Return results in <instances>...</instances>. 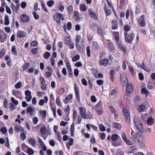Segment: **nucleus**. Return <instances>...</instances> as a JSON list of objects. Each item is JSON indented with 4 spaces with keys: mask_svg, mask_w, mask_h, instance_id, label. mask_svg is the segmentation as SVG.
I'll list each match as a JSON object with an SVG mask.
<instances>
[{
    "mask_svg": "<svg viewBox=\"0 0 155 155\" xmlns=\"http://www.w3.org/2000/svg\"><path fill=\"white\" fill-rule=\"evenodd\" d=\"M88 12L90 17L96 20H97L98 18L96 13L94 12L91 9L89 8L88 9Z\"/></svg>",
    "mask_w": 155,
    "mask_h": 155,
    "instance_id": "obj_9",
    "label": "nucleus"
},
{
    "mask_svg": "<svg viewBox=\"0 0 155 155\" xmlns=\"http://www.w3.org/2000/svg\"><path fill=\"white\" fill-rule=\"evenodd\" d=\"M22 147H25V148H28L27 150L28 153L29 155H33L34 153V150L31 148L28 147V146L25 145V144L22 145Z\"/></svg>",
    "mask_w": 155,
    "mask_h": 155,
    "instance_id": "obj_13",
    "label": "nucleus"
},
{
    "mask_svg": "<svg viewBox=\"0 0 155 155\" xmlns=\"http://www.w3.org/2000/svg\"><path fill=\"white\" fill-rule=\"evenodd\" d=\"M50 106L53 112H56V107L54 106V103H53V107H52V103H50Z\"/></svg>",
    "mask_w": 155,
    "mask_h": 155,
    "instance_id": "obj_53",
    "label": "nucleus"
},
{
    "mask_svg": "<svg viewBox=\"0 0 155 155\" xmlns=\"http://www.w3.org/2000/svg\"><path fill=\"white\" fill-rule=\"evenodd\" d=\"M72 28V24L71 22L69 21L67 23V29L68 30H70Z\"/></svg>",
    "mask_w": 155,
    "mask_h": 155,
    "instance_id": "obj_39",
    "label": "nucleus"
},
{
    "mask_svg": "<svg viewBox=\"0 0 155 155\" xmlns=\"http://www.w3.org/2000/svg\"><path fill=\"white\" fill-rule=\"evenodd\" d=\"M99 127L100 130L101 131H104L106 130L105 127L102 124H100Z\"/></svg>",
    "mask_w": 155,
    "mask_h": 155,
    "instance_id": "obj_40",
    "label": "nucleus"
},
{
    "mask_svg": "<svg viewBox=\"0 0 155 155\" xmlns=\"http://www.w3.org/2000/svg\"><path fill=\"white\" fill-rule=\"evenodd\" d=\"M79 71L78 69L77 68L75 69L74 70V75L77 77L78 75Z\"/></svg>",
    "mask_w": 155,
    "mask_h": 155,
    "instance_id": "obj_63",
    "label": "nucleus"
},
{
    "mask_svg": "<svg viewBox=\"0 0 155 155\" xmlns=\"http://www.w3.org/2000/svg\"><path fill=\"white\" fill-rule=\"evenodd\" d=\"M130 26L128 25H126L124 26V30L126 32H128L130 29Z\"/></svg>",
    "mask_w": 155,
    "mask_h": 155,
    "instance_id": "obj_35",
    "label": "nucleus"
},
{
    "mask_svg": "<svg viewBox=\"0 0 155 155\" xmlns=\"http://www.w3.org/2000/svg\"><path fill=\"white\" fill-rule=\"evenodd\" d=\"M113 127L117 129H120L121 128V126L120 124H119L113 122L112 124Z\"/></svg>",
    "mask_w": 155,
    "mask_h": 155,
    "instance_id": "obj_22",
    "label": "nucleus"
},
{
    "mask_svg": "<svg viewBox=\"0 0 155 155\" xmlns=\"http://www.w3.org/2000/svg\"><path fill=\"white\" fill-rule=\"evenodd\" d=\"M41 4L42 6V8L44 10L45 12H48V10L46 8V7L44 4V3L42 1L41 2Z\"/></svg>",
    "mask_w": 155,
    "mask_h": 155,
    "instance_id": "obj_52",
    "label": "nucleus"
},
{
    "mask_svg": "<svg viewBox=\"0 0 155 155\" xmlns=\"http://www.w3.org/2000/svg\"><path fill=\"white\" fill-rule=\"evenodd\" d=\"M118 137L120 139V137L118 136L117 134H114L112 135L111 139L113 141H115L118 139Z\"/></svg>",
    "mask_w": 155,
    "mask_h": 155,
    "instance_id": "obj_24",
    "label": "nucleus"
},
{
    "mask_svg": "<svg viewBox=\"0 0 155 155\" xmlns=\"http://www.w3.org/2000/svg\"><path fill=\"white\" fill-rule=\"evenodd\" d=\"M80 57L79 55H76L72 58V61L73 62H76L79 59Z\"/></svg>",
    "mask_w": 155,
    "mask_h": 155,
    "instance_id": "obj_34",
    "label": "nucleus"
},
{
    "mask_svg": "<svg viewBox=\"0 0 155 155\" xmlns=\"http://www.w3.org/2000/svg\"><path fill=\"white\" fill-rule=\"evenodd\" d=\"M145 19L144 16L143 15H142L139 18L138 24L142 27H143L146 24V22L145 21Z\"/></svg>",
    "mask_w": 155,
    "mask_h": 155,
    "instance_id": "obj_7",
    "label": "nucleus"
},
{
    "mask_svg": "<svg viewBox=\"0 0 155 155\" xmlns=\"http://www.w3.org/2000/svg\"><path fill=\"white\" fill-rule=\"evenodd\" d=\"M56 14H57L59 19L60 18L62 21L64 20V16L62 14L58 12H57Z\"/></svg>",
    "mask_w": 155,
    "mask_h": 155,
    "instance_id": "obj_51",
    "label": "nucleus"
},
{
    "mask_svg": "<svg viewBox=\"0 0 155 155\" xmlns=\"http://www.w3.org/2000/svg\"><path fill=\"white\" fill-rule=\"evenodd\" d=\"M64 111L66 112L67 113V112H68V113L67 114V116H68L69 115V113L70 112V108L69 106L68 105L66 107H64Z\"/></svg>",
    "mask_w": 155,
    "mask_h": 155,
    "instance_id": "obj_37",
    "label": "nucleus"
},
{
    "mask_svg": "<svg viewBox=\"0 0 155 155\" xmlns=\"http://www.w3.org/2000/svg\"><path fill=\"white\" fill-rule=\"evenodd\" d=\"M121 144V140H118L117 142H113L112 145L114 147H117L120 145Z\"/></svg>",
    "mask_w": 155,
    "mask_h": 155,
    "instance_id": "obj_27",
    "label": "nucleus"
},
{
    "mask_svg": "<svg viewBox=\"0 0 155 155\" xmlns=\"http://www.w3.org/2000/svg\"><path fill=\"white\" fill-rule=\"evenodd\" d=\"M38 50V48H33L31 49V52L34 54H37Z\"/></svg>",
    "mask_w": 155,
    "mask_h": 155,
    "instance_id": "obj_44",
    "label": "nucleus"
},
{
    "mask_svg": "<svg viewBox=\"0 0 155 155\" xmlns=\"http://www.w3.org/2000/svg\"><path fill=\"white\" fill-rule=\"evenodd\" d=\"M11 100L12 102L15 105H17L18 104V101L17 100L15 99L14 97H12L11 98Z\"/></svg>",
    "mask_w": 155,
    "mask_h": 155,
    "instance_id": "obj_58",
    "label": "nucleus"
},
{
    "mask_svg": "<svg viewBox=\"0 0 155 155\" xmlns=\"http://www.w3.org/2000/svg\"><path fill=\"white\" fill-rule=\"evenodd\" d=\"M95 109H102V102L101 101H100L95 106Z\"/></svg>",
    "mask_w": 155,
    "mask_h": 155,
    "instance_id": "obj_25",
    "label": "nucleus"
},
{
    "mask_svg": "<svg viewBox=\"0 0 155 155\" xmlns=\"http://www.w3.org/2000/svg\"><path fill=\"white\" fill-rule=\"evenodd\" d=\"M26 36V33L23 31H19L18 32L17 36L19 38L25 37Z\"/></svg>",
    "mask_w": 155,
    "mask_h": 155,
    "instance_id": "obj_15",
    "label": "nucleus"
},
{
    "mask_svg": "<svg viewBox=\"0 0 155 155\" xmlns=\"http://www.w3.org/2000/svg\"><path fill=\"white\" fill-rule=\"evenodd\" d=\"M71 41L69 37H66L65 38V43L67 45H68V44L70 43Z\"/></svg>",
    "mask_w": 155,
    "mask_h": 155,
    "instance_id": "obj_48",
    "label": "nucleus"
},
{
    "mask_svg": "<svg viewBox=\"0 0 155 155\" xmlns=\"http://www.w3.org/2000/svg\"><path fill=\"white\" fill-rule=\"evenodd\" d=\"M86 117V118H89L91 119L92 118V114L90 112H87V114H85Z\"/></svg>",
    "mask_w": 155,
    "mask_h": 155,
    "instance_id": "obj_46",
    "label": "nucleus"
},
{
    "mask_svg": "<svg viewBox=\"0 0 155 155\" xmlns=\"http://www.w3.org/2000/svg\"><path fill=\"white\" fill-rule=\"evenodd\" d=\"M147 121L148 124L151 125L153 124L154 120L152 118V117H150L147 119Z\"/></svg>",
    "mask_w": 155,
    "mask_h": 155,
    "instance_id": "obj_28",
    "label": "nucleus"
},
{
    "mask_svg": "<svg viewBox=\"0 0 155 155\" xmlns=\"http://www.w3.org/2000/svg\"><path fill=\"white\" fill-rule=\"evenodd\" d=\"M98 28L97 24L95 23H93L91 25V29L94 31H96Z\"/></svg>",
    "mask_w": 155,
    "mask_h": 155,
    "instance_id": "obj_20",
    "label": "nucleus"
},
{
    "mask_svg": "<svg viewBox=\"0 0 155 155\" xmlns=\"http://www.w3.org/2000/svg\"><path fill=\"white\" fill-rule=\"evenodd\" d=\"M104 10L107 16L111 14V12L109 9L107 8V7L106 5H105L104 6Z\"/></svg>",
    "mask_w": 155,
    "mask_h": 155,
    "instance_id": "obj_18",
    "label": "nucleus"
},
{
    "mask_svg": "<svg viewBox=\"0 0 155 155\" xmlns=\"http://www.w3.org/2000/svg\"><path fill=\"white\" fill-rule=\"evenodd\" d=\"M92 46L93 49L95 50H97L99 49V47L96 41H94L92 42Z\"/></svg>",
    "mask_w": 155,
    "mask_h": 155,
    "instance_id": "obj_16",
    "label": "nucleus"
},
{
    "mask_svg": "<svg viewBox=\"0 0 155 155\" xmlns=\"http://www.w3.org/2000/svg\"><path fill=\"white\" fill-rule=\"evenodd\" d=\"M74 15L75 20L76 21L80 20V16L79 12L78 11H75L74 13Z\"/></svg>",
    "mask_w": 155,
    "mask_h": 155,
    "instance_id": "obj_26",
    "label": "nucleus"
},
{
    "mask_svg": "<svg viewBox=\"0 0 155 155\" xmlns=\"http://www.w3.org/2000/svg\"><path fill=\"white\" fill-rule=\"evenodd\" d=\"M64 92V89L63 88H61L58 91V94H62Z\"/></svg>",
    "mask_w": 155,
    "mask_h": 155,
    "instance_id": "obj_59",
    "label": "nucleus"
},
{
    "mask_svg": "<svg viewBox=\"0 0 155 155\" xmlns=\"http://www.w3.org/2000/svg\"><path fill=\"white\" fill-rule=\"evenodd\" d=\"M141 135L140 134L133 131L131 133V139L137 143H140L142 142L143 140L140 137Z\"/></svg>",
    "mask_w": 155,
    "mask_h": 155,
    "instance_id": "obj_2",
    "label": "nucleus"
},
{
    "mask_svg": "<svg viewBox=\"0 0 155 155\" xmlns=\"http://www.w3.org/2000/svg\"><path fill=\"white\" fill-rule=\"evenodd\" d=\"M90 47L89 46H87L86 48V51L87 52V55L89 57L91 56V51L90 50Z\"/></svg>",
    "mask_w": 155,
    "mask_h": 155,
    "instance_id": "obj_47",
    "label": "nucleus"
},
{
    "mask_svg": "<svg viewBox=\"0 0 155 155\" xmlns=\"http://www.w3.org/2000/svg\"><path fill=\"white\" fill-rule=\"evenodd\" d=\"M74 141V139L72 138H70L68 141V144L69 145V146H71L73 145Z\"/></svg>",
    "mask_w": 155,
    "mask_h": 155,
    "instance_id": "obj_50",
    "label": "nucleus"
},
{
    "mask_svg": "<svg viewBox=\"0 0 155 155\" xmlns=\"http://www.w3.org/2000/svg\"><path fill=\"white\" fill-rule=\"evenodd\" d=\"M145 108V106L143 105H141L140 106H139L138 108V110L140 112H141L144 110Z\"/></svg>",
    "mask_w": 155,
    "mask_h": 155,
    "instance_id": "obj_45",
    "label": "nucleus"
},
{
    "mask_svg": "<svg viewBox=\"0 0 155 155\" xmlns=\"http://www.w3.org/2000/svg\"><path fill=\"white\" fill-rule=\"evenodd\" d=\"M79 110L80 114L81 117L84 119H86V117L85 116V114H86L85 109H84L82 107H81L79 108Z\"/></svg>",
    "mask_w": 155,
    "mask_h": 155,
    "instance_id": "obj_10",
    "label": "nucleus"
},
{
    "mask_svg": "<svg viewBox=\"0 0 155 155\" xmlns=\"http://www.w3.org/2000/svg\"><path fill=\"white\" fill-rule=\"evenodd\" d=\"M46 88V85L45 84V82H44L43 83H41V88L43 90H44Z\"/></svg>",
    "mask_w": 155,
    "mask_h": 155,
    "instance_id": "obj_61",
    "label": "nucleus"
},
{
    "mask_svg": "<svg viewBox=\"0 0 155 155\" xmlns=\"http://www.w3.org/2000/svg\"><path fill=\"white\" fill-rule=\"evenodd\" d=\"M67 10L68 14L70 15H71L73 13V7L72 5H70L68 8Z\"/></svg>",
    "mask_w": 155,
    "mask_h": 155,
    "instance_id": "obj_33",
    "label": "nucleus"
},
{
    "mask_svg": "<svg viewBox=\"0 0 155 155\" xmlns=\"http://www.w3.org/2000/svg\"><path fill=\"white\" fill-rule=\"evenodd\" d=\"M127 87L126 88V90L127 94L125 95V96H124V98L127 99L129 96V94L132 93L133 91V87L132 85L131 84L127 83Z\"/></svg>",
    "mask_w": 155,
    "mask_h": 155,
    "instance_id": "obj_5",
    "label": "nucleus"
},
{
    "mask_svg": "<svg viewBox=\"0 0 155 155\" xmlns=\"http://www.w3.org/2000/svg\"><path fill=\"white\" fill-rule=\"evenodd\" d=\"M80 8L81 10L83 12H85L86 10V8L85 5L84 4H82L80 5Z\"/></svg>",
    "mask_w": 155,
    "mask_h": 155,
    "instance_id": "obj_31",
    "label": "nucleus"
},
{
    "mask_svg": "<svg viewBox=\"0 0 155 155\" xmlns=\"http://www.w3.org/2000/svg\"><path fill=\"white\" fill-rule=\"evenodd\" d=\"M22 87V84L21 82H18L15 85V87L17 89L20 88Z\"/></svg>",
    "mask_w": 155,
    "mask_h": 155,
    "instance_id": "obj_43",
    "label": "nucleus"
},
{
    "mask_svg": "<svg viewBox=\"0 0 155 155\" xmlns=\"http://www.w3.org/2000/svg\"><path fill=\"white\" fill-rule=\"evenodd\" d=\"M100 65H102L104 66H106L108 63V60L107 59H101L100 61Z\"/></svg>",
    "mask_w": 155,
    "mask_h": 155,
    "instance_id": "obj_17",
    "label": "nucleus"
},
{
    "mask_svg": "<svg viewBox=\"0 0 155 155\" xmlns=\"http://www.w3.org/2000/svg\"><path fill=\"white\" fill-rule=\"evenodd\" d=\"M115 71L114 70H111L110 71V80L112 82H113L114 80V74Z\"/></svg>",
    "mask_w": 155,
    "mask_h": 155,
    "instance_id": "obj_23",
    "label": "nucleus"
},
{
    "mask_svg": "<svg viewBox=\"0 0 155 155\" xmlns=\"http://www.w3.org/2000/svg\"><path fill=\"white\" fill-rule=\"evenodd\" d=\"M35 111V109L34 107L29 106L26 109V112L31 116L33 115L34 110Z\"/></svg>",
    "mask_w": 155,
    "mask_h": 155,
    "instance_id": "obj_11",
    "label": "nucleus"
},
{
    "mask_svg": "<svg viewBox=\"0 0 155 155\" xmlns=\"http://www.w3.org/2000/svg\"><path fill=\"white\" fill-rule=\"evenodd\" d=\"M120 79L122 84L124 86H125L128 83V81L127 80V76L125 74H120Z\"/></svg>",
    "mask_w": 155,
    "mask_h": 155,
    "instance_id": "obj_6",
    "label": "nucleus"
},
{
    "mask_svg": "<svg viewBox=\"0 0 155 155\" xmlns=\"http://www.w3.org/2000/svg\"><path fill=\"white\" fill-rule=\"evenodd\" d=\"M73 95L72 94H70L68 95L67 97H65L64 100V103L65 104H67L68 103L72 98Z\"/></svg>",
    "mask_w": 155,
    "mask_h": 155,
    "instance_id": "obj_19",
    "label": "nucleus"
},
{
    "mask_svg": "<svg viewBox=\"0 0 155 155\" xmlns=\"http://www.w3.org/2000/svg\"><path fill=\"white\" fill-rule=\"evenodd\" d=\"M124 35L126 42L129 43H131L135 37L134 34L133 33L128 34L127 32H125Z\"/></svg>",
    "mask_w": 155,
    "mask_h": 155,
    "instance_id": "obj_3",
    "label": "nucleus"
},
{
    "mask_svg": "<svg viewBox=\"0 0 155 155\" xmlns=\"http://www.w3.org/2000/svg\"><path fill=\"white\" fill-rule=\"evenodd\" d=\"M5 24L6 25H8L9 24V19L8 15H5Z\"/></svg>",
    "mask_w": 155,
    "mask_h": 155,
    "instance_id": "obj_29",
    "label": "nucleus"
},
{
    "mask_svg": "<svg viewBox=\"0 0 155 155\" xmlns=\"http://www.w3.org/2000/svg\"><path fill=\"white\" fill-rule=\"evenodd\" d=\"M33 15L34 18L38 20L39 18V16L38 15L36 14V12L35 11H34L33 12Z\"/></svg>",
    "mask_w": 155,
    "mask_h": 155,
    "instance_id": "obj_55",
    "label": "nucleus"
},
{
    "mask_svg": "<svg viewBox=\"0 0 155 155\" xmlns=\"http://www.w3.org/2000/svg\"><path fill=\"white\" fill-rule=\"evenodd\" d=\"M98 34L100 36H102L103 35V31L102 29L101 28H97Z\"/></svg>",
    "mask_w": 155,
    "mask_h": 155,
    "instance_id": "obj_57",
    "label": "nucleus"
},
{
    "mask_svg": "<svg viewBox=\"0 0 155 155\" xmlns=\"http://www.w3.org/2000/svg\"><path fill=\"white\" fill-rule=\"evenodd\" d=\"M107 41H109L108 43V48L110 51H112L114 50L115 49V45L114 44L110 41L109 40H107Z\"/></svg>",
    "mask_w": 155,
    "mask_h": 155,
    "instance_id": "obj_12",
    "label": "nucleus"
},
{
    "mask_svg": "<svg viewBox=\"0 0 155 155\" xmlns=\"http://www.w3.org/2000/svg\"><path fill=\"white\" fill-rule=\"evenodd\" d=\"M12 54L15 55H17V51H16V48L14 46H12Z\"/></svg>",
    "mask_w": 155,
    "mask_h": 155,
    "instance_id": "obj_42",
    "label": "nucleus"
},
{
    "mask_svg": "<svg viewBox=\"0 0 155 155\" xmlns=\"http://www.w3.org/2000/svg\"><path fill=\"white\" fill-rule=\"evenodd\" d=\"M40 131L42 134L45 135L46 132V127H43L41 128Z\"/></svg>",
    "mask_w": 155,
    "mask_h": 155,
    "instance_id": "obj_41",
    "label": "nucleus"
},
{
    "mask_svg": "<svg viewBox=\"0 0 155 155\" xmlns=\"http://www.w3.org/2000/svg\"><path fill=\"white\" fill-rule=\"evenodd\" d=\"M134 122L136 128L141 133L143 132V127L140 121V119L135 116L133 118Z\"/></svg>",
    "mask_w": 155,
    "mask_h": 155,
    "instance_id": "obj_1",
    "label": "nucleus"
},
{
    "mask_svg": "<svg viewBox=\"0 0 155 155\" xmlns=\"http://www.w3.org/2000/svg\"><path fill=\"white\" fill-rule=\"evenodd\" d=\"M51 54L48 52H46L44 55V58L46 59H47L51 56Z\"/></svg>",
    "mask_w": 155,
    "mask_h": 155,
    "instance_id": "obj_36",
    "label": "nucleus"
},
{
    "mask_svg": "<svg viewBox=\"0 0 155 155\" xmlns=\"http://www.w3.org/2000/svg\"><path fill=\"white\" fill-rule=\"evenodd\" d=\"M123 114L125 118L126 122L130 123V113L126 108H123L122 111Z\"/></svg>",
    "mask_w": 155,
    "mask_h": 155,
    "instance_id": "obj_4",
    "label": "nucleus"
},
{
    "mask_svg": "<svg viewBox=\"0 0 155 155\" xmlns=\"http://www.w3.org/2000/svg\"><path fill=\"white\" fill-rule=\"evenodd\" d=\"M12 94L14 96L17 97L21 94V92L19 91H12Z\"/></svg>",
    "mask_w": 155,
    "mask_h": 155,
    "instance_id": "obj_30",
    "label": "nucleus"
},
{
    "mask_svg": "<svg viewBox=\"0 0 155 155\" xmlns=\"http://www.w3.org/2000/svg\"><path fill=\"white\" fill-rule=\"evenodd\" d=\"M21 21L23 23H27L30 21V18L25 14L21 15L20 17Z\"/></svg>",
    "mask_w": 155,
    "mask_h": 155,
    "instance_id": "obj_8",
    "label": "nucleus"
},
{
    "mask_svg": "<svg viewBox=\"0 0 155 155\" xmlns=\"http://www.w3.org/2000/svg\"><path fill=\"white\" fill-rule=\"evenodd\" d=\"M38 45V42L36 41H34L32 42L31 45V46L35 47L37 46Z\"/></svg>",
    "mask_w": 155,
    "mask_h": 155,
    "instance_id": "obj_64",
    "label": "nucleus"
},
{
    "mask_svg": "<svg viewBox=\"0 0 155 155\" xmlns=\"http://www.w3.org/2000/svg\"><path fill=\"white\" fill-rule=\"evenodd\" d=\"M28 142L30 144L34 146L36 144L35 140L32 138H31L28 139Z\"/></svg>",
    "mask_w": 155,
    "mask_h": 155,
    "instance_id": "obj_21",
    "label": "nucleus"
},
{
    "mask_svg": "<svg viewBox=\"0 0 155 155\" xmlns=\"http://www.w3.org/2000/svg\"><path fill=\"white\" fill-rule=\"evenodd\" d=\"M53 18L57 22H58L60 21V19L57 14L54 15L53 16Z\"/></svg>",
    "mask_w": 155,
    "mask_h": 155,
    "instance_id": "obj_54",
    "label": "nucleus"
},
{
    "mask_svg": "<svg viewBox=\"0 0 155 155\" xmlns=\"http://www.w3.org/2000/svg\"><path fill=\"white\" fill-rule=\"evenodd\" d=\"M29 63H26L25 64H24L23 66V68L24 70H26L28 69V65Z\"/></svg>",
    "mask_w": 155,
    "mask_h": 155,
    "instance_id": "obj_60",
    "label": "nucleus"
},
{
    "mask_svg": "<svg viewBox=\"0 0 155 155\" xmlns=\"http://www.w3.org/2000/svg\"><path fill=\"white\" fill-rule=\"evenodd\" d=\"M112 29L115 30L118 28L117 21L116 20H113L112 21Z\"/></svg>",
    "mask_w": 155,
    "mask_h": 155,
    "instance_id": "obj_14",
    "label": "nucleus"
},
{
    "mask_svg": "<svg viewBox=\"0 0 155 155\" xmlns=\"http://www.w3.org/2000/svg\"><path fill=\"white\" fill-rule=\"evenodd\" d=\"M141 93L142 94H144L146 95H147L149 94L148 91L146 89V88H142L141 90Z\"/></svg>",
    "mask_w": 155,
    "mask_h": 155,
    "instance_id": "obj_32",
    "label": "nucleus"
},
{
    "mask_svg": "<svg viewBox=\"0 0 155 155\" xmlns=\"http://www.w3.org/2000/svg\"><path fill=\"white\" fill-rule=\"evenodd\" d=\"M0 131L3 134H5L7 132V130L6 127H2Z\"/></svg>",
    "mask_w": 155,
    "mask_h": 155,
    "instance_id": "obj_56",
    "label": "nucleus"
},
{
    "mask_svg": "<svg viewBox=\"0 0 155 155\" xmlns=\"http://www.w3.org/2000/svg\"><path fill=\"white\" fill-rule=\"evenodd\" d=\"M20 136L21 138L23 140H24L26 138V136L25 134L23 133L20 134Z\"/></svg>",
    "mask_w": 155,
    "mask_h": 155,
    "instance_id": "obj_62",
    "label": "nucleus"
},
{
    "mask_svg": "<svg viewBox=\"0 0 155 155\" xmlns=\"http://www.w3.org/2000/svg\"><path fill=\"white\" fill-rule=\"evenodd\" d=\"M75 94L77 101L78 102H79L80 101L79 92L75 93Z\"/></svg>",
    "mask_w": 155,
    "mask_h": 155,
    "instance_id": "obj_38",
    "label": "nucleus"
},
{
    "mask_svg": "<svg viewBox=\"0 0 155 155\" xmlns=\"http://www.w3.org/2000/svg\"><path fill=\"white\" fill-rule=\"evenodd\" d=\"M54 4V2L53 0L48 1L47 3V5L49 7H51Z\"/></svg>",
    "mask_w": 155,
    "mask_h": 155,
    "instance_id": "obj_49",
    "label": "nucleus"
}]
</instances>
